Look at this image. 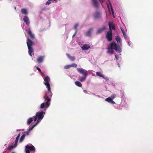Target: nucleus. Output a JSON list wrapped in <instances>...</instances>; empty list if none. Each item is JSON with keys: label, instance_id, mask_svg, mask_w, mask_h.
<instances>
[{"label": "nucleus", "instance_id": "obj_32", "mask_svg": "<svg viewBox=\"0 0 153 153\" xmlns=\"http://www.w3.org/2000/svg\"><path fill=\"white\" fill-rule=\"evenodd\" d=\"M78 25V24L77 23H76L75 25L74 28V29H75L76 30V33L77 32V27Z\"/></svg>", "mask_w": 153, "mask_h": 153}, {"label": "nucleus", "instance_id": "obj_45", "mask_svg": "<svg viewBox=\"0 0 153 153\" xmlns=\"http://www.w3.org/2000/svg\"><path fill=\"white\" fill-rule=\"evenodd\" d=\"M84 92L85 93H86L87 92V91L86 90H84Z\"/></svg>", "mask_w": 153, "mask_h": 153}, {"label": "nucleus", "instance_id": "obj_38", "mask_svg": "<svg viewBox=\"0 0 153 153\" xmlns=\"http://www.w3.org/2000/svg\"><path fill=\"white\" fill-rule=\"evenodd\" d=\"M26 153H30L29 149H27L25 148Z\"/></svg>", "mask_w": 153, "mask_h": 153}, {"label": "nucleus", "instance_id": "obj_17", "mask_svg": "<svg viewBox=\"0 0 153 153\" xmlns=\"http://www.w3.org/2000/svg\"><path fill=\"white\" fill-rule=\"evenodd\" d=\"M66 55L68 57V58L71 61H73L75 60V56H71L69 54L67 53L66 54Z\"/></svg>", "mask_w": 153, "mask_h": 153}, {"label": "nucleus", "instance_id": "obj_19", "mask_svg": "<svg viewBox=\"0 0 153 153\" xmlns=\"http://www.w3.org/2000/svg\"><path fill=\"white\" fill-rule=\"evenodd\" d=\"M115 39L117 41V43L120 44L122 42L121 39L119 36H116L115 37Z\"/></svg>", "mask_w": 153, "mask_h": 153}, {"label": "nucleus", "instance_id": "obj_31", "mask_svg": "<svg viewBox=\"0 0 153 153\" xmlns=\"http://www.w3.org/2000/svg\"><path fill=\"white\" fill-rule=\"evenodd\" d=\"M52 0H48L45 3V5H49L51 3V1H52Z\"/></svg>", "mask_w": 153, "mask_h": 153}, {"label": "nucleus", "instance_id": "obj_1", "mask_svg": "<svg viewBox=\"0 0 153 153\" xmlns=\"http://www.w3.org/2000/svg\"><path fill=\"white\" fill-rule=\"evenodd\" d=\"M51 79L48 76H47L44 79V84L46 86L48 89V91L46 93V95L44 97L45 102L42 103L40 105L41 108H43L45 107H48L50 105L51 99L50 97L52 96V93L51 90V88L49 82Z\"/></svg>", "mask_w": 153, "mask_h": 153}, {"label": "nucleus", "instance_id": "obj_50", "mask_svg": "<svg viewBox=\"0 0 153 153\" xmlns=\"http://www.w3.org/2000/svg\"><path fill=\"white\" fill-rule=\"evenodd\" d=\"M12 153H14V152H13Z\"/></svg>", "mask_w": 153, "mask_h": 153}, {"label": "nucleus", "instance_id": "obj_14", "mask_svg": "<svg viewBox=\"0 0 153 153\" xmlns=\"http://www.w3.org/2000/svg\"><path fill=\"white\" fill-rule=\"evenodd\" d=\"M93 29L92 28H90L85 33L86 36H91V32L93 30Z\"/></svg>", "mask_w": 153, "mask_h": 153}, {"label": "nucleus", "instance_id": "obj_27", "mask_svg": "<svg viewBox=\"0 0 153 153\" xmlns=\"http://www.w3.org/2000/svg\"><path fill=\"white\" fill-rule=\"evenodd\" d=\"M112 99L111 97H108L105 99V100L110 103L112 100Z\"/></svg>", "mask_w": 153, "mask_h": 153}, {"label": "nucleus", "instance_id": "obj_36", "mask_svg": "<svg viewBox=\"0 0 153 153\" xmlns=\"http://www.w3.org/2000/svg\"><path fill=\"white\" fill-rule=\"evenodd\" d=\"M123 36H124V38L126 39V38H127V35L126 34V32L124 33H123Z\"/></svg>", "mask_w": 153, "mask_h": 153}, {"label": "nucleus", "instance_id": "obj_30", "mask_svg": "<svg viewBox=\"0 0 153 153\" xmlns=\"http://www.w3.org/2000/svg\"><path fill=\"white\" fill-rule=\"evenodd\" d=\"M19 137H16V140H15V143L16 144H17V145L18 144V141L19 140Z\"/></svg>", "mask_w": 153, "mask_h": 153}, {"label": "nucleus", "instance_id": "obj_6", "mask_svg": "<svg viewBox=\"0 0 153 153\" xmlns=\"http://www.w3.org/2000/svg\"><path fill=\"white\" fill-rule=\"evenodd\" d=\"M105 37L109 41H111L112 39V32L108 31L106 33Z\"/></svg>", "mask_w": 153, "mask_h": 153}, {"label": "nucleus", "instance_id": "obj_37", "mask_svg": "<svg viewBox=\"0 0 153 153\" xmlns=\"http://www.w3.org/2000/svg\"><path fill=\"white\" fill-rule=\"evenodd\" d=\"M36 68L39 72L41 73V71L39 68L36 67Z\"/></svg>", "mask_w": 153, "mask_h": 153}, {"label": "nucleus", "instance_id": "obj_22", "mask_svg": "<svg viewBox=\"0 0 153 153\" xmlns=\"http://www.w3.org/2000/svg\"><path fill=\"white\" fill-rule=\"evenodd\" d=\"M21 13L22 14L24 15H26L27 14L28 12L27 10L26 9L22 8L21 10Z\"/></svg>", "mask_w": 153, "mask_h": 153}, {"label": "nucleus", "instance_id": "obj_12", "mask_svg": "<svg viewBox=\"0 0 153 153\" xmlns=\"http://www.w3.org/2000/svg\"><path fill=\"white\" fill-rule=\"evenodd\" d=\"M45 56H40L38 57L36 60V61L38 63H41L43 62Z\"/></svg>", "mask_w": 153, "mask_h": 153}, {"label": "nucleus", "instance_id": "obj_21", "mask_svg": "<svg viewBox=\"0 0 153 153\" xmlns=\"http://www.w3.org/2000/svg\"><path fill=\"white\" fill-rule=\"evenodd\" d=\"M17 145L15 143L14 146H9L7 148V149L10 150H12L13 149L15 148L17 146Z\"/></svg>", "mask_w": 153, "mask_h": 153}, {"label": "nucleus", "instance_id": "obj_3", "mask_svg": "<svg viewBox=\"0 0 153 153\" xmlns=\"http://www.w3.org/2000/svg\"><path fill=\"white\" fill-rule=\"evenodd\" d=\"M76 70L78 72L83 74L84 76L83 77H79L80 81L81 82L85 81L88 76L87 71L82 68H77Z\"/></svg>", "mask_w": 153, "mask_h": 153}, {"label": "nucleus", "instance_id": "obj_9", "mask_svg": "<svg viewBox=\"0 0 153 153\" xmlns=\"http://www.w3.org/2000/svg\"><path fill=\"white\" fill-rule=\"evenodd\" d=\"M93 16L95 19H99L101 17V13L97 11L94 13Z\"/></svg>", "mask_w": 153, "mask_h": 153}, {"label": "nucleus", "instance_id": "obj_49", "mask_svg": "<svg viewBox=\"0 0 153 153\" xmlns=\"http://www.w3.org/2000/svg\"><path fill=\"white\" fill-rule=\"evenodd\" d=\"M14 8H15V9H16V7H15Z\"/></svg>", "mask_w": 153, "mask_h": 153}, {"label": "nucleus", "instance_id": "obj_40", "mask_svg": "<svg viewBox=\"0 0 153 153\" xmlns=\"http://www.w3.org/2000/svg\"><path fill=\"white\" fill-rule=\"evenodd\" d=\"M112 104H115V102L112 99V100L111 101V102H110Z\"/></svg>", "mask_w": 153, "mask_h": 153}, {"label": "nucleus", "instance_id": "obj_46", "mask_svg": "<svg viewBox=\"0 0 153 153\" xmlns=\"http://www.w3.org/2000/svg\"><path fill=\"white\" fill-rule=\"evenodd\" d=\"M41 75H42V74H44V73L43 72H41Z\"/></svg>", "mask_w": 153, "mask_h": 153}, {"label": "nucleus", "instance_id": "obj_25", "mask_svg": "<svg viewBox=\"0 0 153 153\" xmlns=\"http://www.w3.org/2000/svg\"><path fill=\"white\" fill-rule=\"evenodd\" d=\"M25 134H23L22 136L20 139V142H22L25 139Z\"/></svg>", "mask_w": 153, "mask_h": 153}, {"label": "nucleus", "instance_id": "obj_35", "mask_svg": "<svg viewBox=\"0 0 153 153\" xmlns=\"http://www.w3.org/2000/svg\"><path fill=\"white\" fill-rule=\"evenodd\" d=\"M108 2L109 3V4L110 6V7H111V10H112V12H113V11L112 10V5H111V4L110 1L109 0H108Z\"/></svg>", "mask_w": 153, "mask_h": 153}, {"label": "nucleus", "instance_id": "obj_41", "mask_svg": "<svg viewBox=\"0 0 153 153\" xmlns=\"http://www.w3.org/2000/svg\"><path fill=\"white\" fill-rule=\"evenodd\" d=\"M104 0H99L101 4L103 3Z\"/></svg>", "mask_w": 153, "mask_h": 153}, {"label": "nucleus", "instance_id": "obj_16", "mask_svg": "<svg viewBox=\"0 0 153 153\" xmlns=\"http://www.w3.org/2000/svg\"><path fill=\"white\" fill-rule=\"evenodd\" d=\"M90 48V47L88 45L85 44L82 47V50H87Z\"/></svg>", "mask_w": 153, "mask_h": 153}, {"label": "nucleus", "instance_id": "obj_29", "mask_svg": "<svg viewBox=\"0 0 153 153\" xmlns=\"http://www.w3.org/2000/svg\"><path fill=\"white\" fill-rule=\"evenodd\" d=\"M71 67V65H67L64 67L65 69H69Z\"/></svg>", "mask_w": 153, "mask_h": 153}, {"label": "nucleus", "instance_id": "obj_15", "mask_svg": "<svg viewBox=\"0 0 153 153\" xmlns=\"http://www.w3.org/2000/svg\"><path fill=\"white\" fill-rule=\"evenodd\" d=\"M27 33L29 35L31 39H34V34H33L30 30H29L27 32Z\"/></svg>", "mask_w": 153, "mask_h": 153}, {"label": "nucleus", "instance_id": "obj_33", "mask_svg": "<svg viewBox=\"0 0 153 153\" xmlns=\"http://www.w3.org/2000/svg\"><path fill=\"white\" fill-rule=\"evenodd\" d=\"M30 132H29V131H26L25 132L23 133V134H25V136L26 135H29V134Z\"/></svg>", "mask_w": 153, "mask_h": 153}, {"label": "nucleus", "instance_id": "obj_43", "mask_svg": "<svg viewBox=\"0 0 153 153\" xmlns=\"http://www.w3.org/2000/svg\"><path fill=\"white\" fill-rule=\"evenodd\" d=\"M20 136V133H19L18 135H17V137H19Z\"/></svg>", "mask_w": 153, "mask_h": 153}, {"label": "nucleus", "instance_id": "obj_18", "mask_svg": "<svg viewBox=\"0 0 153 153\" xmlns=\"http://www.w3.org/2000/svg\"><path fill=\"white\" fill-rule=\"evenodd\" d=\"M108 51H107V53H110L111 54H112L114 53V51L112 50V49L111 48V47L108 48Z\"/></svg>", "mask_w": 153, "mask_h": 153}, {"label": "nucleus", "instance_id": "obj_11", "mask_svg": "<svg viewBox=\"0 0 153 153\" xmlns=\"http://www.w3.org/2000/svg\"><path fill=\"white\" fill-rule=\"evenodd\" d=\"M92 4L95 8L97 9L99 8V6L97 0H92Z\"/></svg>", "mask_w": 153, "mask_h": 153}, {"label": "nucleus", "instance_id": "obj_28", "mask_svg": "<svg viewBox=\"0 0 153 153\" xmlns=\"http://www.w3.org/2000/svg\"><path fill=\"white\" fill-rule=\"evenodd\" d=\"M71 65V67L76 68L77 67V65L75 63H73Z\"/></svg>", "mask_w": 153, "mask_h": 153}, {"label": "nucleus", "instance_id": "obj_5", "mask_svg": "<svg viewBox=\"0 0 153 153\" xmlns=\"http://www.w3.org/2000/svg\"><path fill=\"white\" fill-rule=\"evenodd\" d=\"M110 47L113 49L114 50L120 53L121 51L120 49L117 45V44L114 42H111L110 44Z\"/></svg>", "mask_w": 153, "mask_h": 153}, {"label": "nucleus", "instance_id": "obj_23", "mask_svg": "<svg viewBox=\"0 0 153 153\" xmlns=\"http://www.w3.org/2000/svg\"><path fill=\"white\" fill-rule=\"evenodd\" d=\"M96 74L97 76L103 78L104 79H105V78L104 77L103 75L100 72H97Z\"/></svg>", "mask_w": 153, "mask_h": 153}, {"label": "nucleus", "instance_id": "obj_20", "mask_svg": "<svg viewBox=\"0 0 153 153\" xmlns=\"http://www.w3.org/2000/svg\"><path fill=\"white\" fill-rule=\"evenodd\" d=\"M33 120H34L33 117L29 118L27 120V124L28 125H30V124L32 123Z\"/></svg>", "mask_w": 153, "mask_h": 153}, {"label": "nucleus", "instance_id": "obj_48", "mask_svg": "<svg viewBox=\"0 0 153 153\" xmlns=\"http://www.w3.org/2000/svg\"><path fill=\"white\" fill-rule=\"evenodd\" d=\"M118 66H119V67H120V66H119V63H118Z\"/></svg>", "mask_w": 153, "mask_h": 153}, {"label": "nucleus", "instance_id": "obj_26", "mask_svg": "<svg viewBox=\"0 0 153 153\" xmlns=\"http://www.w3.org/2000/svg\"><path fill=\"white\" fill-rule=\"evenodd\" d=\"M37 123H36L35 124H34L32 127H29V129L28 130V131H29V132H30V131L32 130V129L34 128V127H35L37 125Z\"/></svg>", "mask_w": 153, "mask_h": 153}, {"label": "nucleus", "instance_id": "obj_8", "mask_svg": "<svg viewBox=\"0 0 153 153\" xmlns=\"http://www.w3.org/2000/svg\"><path fill=\"white\" fill-rule=\"evenodd\" d=\"M25 148L26 149H29L30 151H33L34 153L35 152V149L33 145L30 146L28 145H27L26 146Z\"/></svg>", "mask_w": 153, "mask_h": 153}, {"label": "nucleus", "instance_id": "obj_44", "mask_svg": "<svg viewBox=\"0 0 153 153\" xmlns=\"http://www.w3.org/2000/svg\"><path fill=\"white\" fill-rule=\"evenodd\" d=\"M76 33L75 32V33L73 36L72 37H74L75 36V34H76Z\"/></svg>", "mask_w": 153, "mask_h": 153}, {"label": "nucleus", "instance_id": "obj_13", "mask_svg": "<svg viewBox=\"0 0 153 153\" xmlns=\"http://www.w3.org/2000/svg\"><path fill=\"white\" fill-rule=\"evenodd\" d=\"M23 20L27 25H29L30 21L29 18L27 16H24L23 18Z\"/></svg>", "mask_w": 153, "mask_h": 153}, {"label": "nucleus", "instance_id": "obj_34", "mask_svg": "<svg viewBox=\"0 0 153 153\" xmlns=\"http://www.w3.org/2000/svg\"><path fill=\"white\" fill-rule=\"evenodd\" d=\"M116 97V95L115 94H113L111 96V98L113 99H114Z\"/></svg>", "mask_w": 153, "mask_h": 153}, {"label": "nucleus", "instance_id": "obj_47", "mask_svg": "<svg viewBox=\"0 0 153 153\" xmlns=\"http://www.w3.org/2000/svg\"><path fill=\"white\" fill-rule=\"evenodd\" d=\"M128 44H129V45H130V43L129 42H128Z\"/></svg>", "mask_w": 153, "mask_h": 153}, {"label": "nucleus", "instance_id": "obj_10", "mask_svg": "<svg viewBox=\"0 0 153 153\" xmlns=\"http://www.w3.org/2000/svg\"><path fill=\"white\" fill-rule=\"evenodd\" d=\"M108 25L109 26V31L112 32V30H115V27L114 25L110 22H108Z\"/></svg>", "mask_w": 153, "mask_h": 153}, {"label": "nucleus", "instance_id": "obj_4", "mask_svg": "<svg viewBox=\"0 0 153 153\" xmlns=\"http://www.w3.org/2000/svg\"><path fill=\"white\" fill-rule=\"evenodd\" d=\"M27 44L28 47V53L30 56H32V53L33 55L34 50L32 47V46L33 45V42L29 39L28 38L27 39Z\"/></svg>", "mask_w": 153, "mask_h": 153}, {"label": "nucleus", "instance_id": "obj_42", "mask_svg": "<svg viewBox=\"0 0 153 153\" xmlns=\"http://www.w3.org/2000/svg\"><path fill=\"white\" fill-rule=\"evenodd\" d=\"M115 58L116 59H118V56L117 55H115Z\"/></svg>", "mask_w": 153, "mask_h": 153}, {"label": "nucleus", "instance_id": "obj_2", "mask_svg": "<svg viewBox=\"0 0 153 153\" xmlns=\"http://www.w3.org/2000/svg\"><path fill=\"white\" fill-rule=\"evenodd\" d=\"M48 107H45L43 108H41L40 106L39 108L42 109L41 111L37 112L36 114V115L33 116L34 121H36V123L37 124L39 123L43 118L45 113L46 109Z\"/></svg>", "mask_w": 153, "mask_h": 153}, {"label": "nucleus", "instance_id": "obj_39", "mask_svg": "<svg viewBox=\"0 0 153 153\" xmlns=\"http://www.w3.org/2000/svg\"><path fill=\"white\" fill-rule=\"evenodd\" d=\"M120 29L123 33L125 32L124 29L123 28H122V27H121Z\"/></svg>", "mask_w": 153, "mask_h": 153}, {"label": "nucleus", "instance_id": "obj_7", "mask_svg": "<svg viewBox=\"0 0 153 153\" xmlns=\"http://www.w3.org/2000/svg\"><path fill=\"white\" fill-rule=\"evenodd\" d=\"M106 27L104 26L98 29L96 32L97 34H99L102 33L106 29Z\"/></svg>", "mask_w": 153, "mask_h": 153}, {"label": "nucleus", "instance_id": "obj_24", "mask_svg": "<svg viewBox=\"0 0 153 153\" xmlns=\"http://www.w3.org/2000/svg\"><path fill=\"white\" fill-rule=\"evenodd\" d=\"M75 85L80 87H81L82 86V84L79 81H76L75 82Z\"/></svg>", "mask_w": 153, "mask_h": 153}]
</instances>
